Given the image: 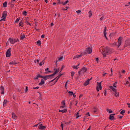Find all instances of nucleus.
<instances>
[{"mask_svg": "<svg viewBox=\"0 0 130 130\" xmlns=\"http://www.w3.org/2000/svg\"><path fill=\"white\" fill-rule=\"evenodd\" d=\"M44 35H42V36H41V38H44Z\"/></svg>", "mask_w": 130, "mask_h": 130, "instance_id": "nucleus-59", "label": "nucleus"}, {"mask_svg": "<svg viewBox=\"0 0 130 130\" xmlns=\"http://www.w3.org/2000/svg\"><path fill=\"white\" fill-rule=\"evenodd\" d=\"M116 84H117V82H115V83L113 84V87H114V88H116V85H115Z\"/></svg>", "mask_w": 130, "mask_h": 130, "instance_id": "nucleus-46", "label": "nucleus"}, {"mask_svg": "<svg viewBox=\"0 0 130 130\" xmlns=\"http://www.w3.org/2000/svg\"><path fill=\"white\" fill-rule=\"evenodd\" d=\"M128 108H130V103L129 104H128Z\"/></svg>", "mask_w": 130, "mask_h": 130, "instance_id": "nucleus-62", "label": "nucleus"}, {"mask_svg": "<svg viewBox=\"0 0 130 130\" xmlns=\"http://www.w3.org/2000/svg\"><path fill=\"white\" fill-rule=\"evenodd\" d=\"M59 2H58V5H60V4H61V3H60V1H59V0H58Z\"/></svg>", "mask_w": 130, "mask_h": 130, "instance_id": "nucleus-56", "label": "nucleus"}, {"mask_svg": "<svg viewBox=\"0 0 130 130\" xmlns=\"http://www.w3.org/2000/svg\"><path fill=\"white\" fill-rule=\"evenodd\" d=\"M87 72V68L83 67L80 69V71L78 72V74L79 75H81V74H84V73H86Z\"/></svg>", "mask_w": 130, "mask_h": 130, "instance_id": "nucleus-4", "label": "nucleus"}, {"mask_svg": "<svg viewBox=\"0 0 130 130\" xmlns=\"http://www.w3.org/2000/svg\"><path fill=\"white\" fill-rule=\"evenodd\" d=\"M92 53V48L88 47L86 48L85 51L84 53V54H90Z\"/></svg>", "mask_w": 130, "mask_h": 130, "instance_id": "nucleus-3", "label": "nucleus"}, {"mask_svg": "<svg viewBox=\"0 0 130 130\" xmlns=\"http://www.w3.org/2000/svg\"><path fill=\"white\" fill-rule=\"evenodd\" d=\"M79 66H80V64H78L77 66H73L72 67L73 69H74V70H78V69H79Z\"/></svg>", "mask_w": 130, "mask_h": 130, "instance_id": "nucleus-16", "label": "nucleus"}, {"mask_svg": "<svg viewBox=\"0 0 130 130\" xmlns=\"http://www.w3.org/2000/svg\"><path fill=\"white\" fill-rule=\"evenodd\" d=\"M104 32H106V28H105Z\"/></svg>", "mask_w": 130, "mask_h": 130, "instance_id": "nucleus-63", "label": "nucleus"}, {"mask_svg": "<svg viewBox=\"0 0 130 130\" xmlns=\"http://www.w3.org/2000/svg\"><path fill=\"white\" fill-rule=\"evenodd\" d=\"M124 113H125V111L124 110H123L120 112V114H122V115H123Z\"/></svg>", "mask_w": 130, "mask_h": 130, "instance_id": "nucleus-34", "label": "nucleus"}, {"mask_svg": "<svg viewBox=\"0 0 130 130\" xmlns=\"http://www.w3.org/2000/svg\"><path fill=\"white\" fill-rule=\"evenodd\" d=\"M62 58H63V56H61L59 58H58V61H61V60H62Z\"/></svg>", "mask_w": 130, "mask_h": 130, "instance_id": "nucleus-33", "label": "nucleus"}, {"mask_svg": "<svg viewBox=\"0 0 130 130\" xmlns=\"http://www.w3.org/2000/svg\"><path fill=\"white\" fill-rule=\"evenodd\" d=\"M76 13L77 14H80V13H81V10H79L76 11Z\"/></svg>", "mask_w": 130, "mask_h": 130, "instance_id": "nucleus-44", "label": "nucleus"}, {"mask_svg": "<svg viewBox=\"0 0 130 130\" xmlns=\"http://www.w3.org/2000/svg\"><path fill=\"white\" fill-rule=\"evenodd\" d=\"M25 22L26 23V24H27V25H31V24H30V23H29V21H28V20H27V19L25 20Z\"/></svg>", "mask_w": 130, "mask_h": 130, "instance_id": "nucleus-42", "label": "nucleus"}, {"mask_svg": "<svg viewBox=\"0 0 130 130\" xmlns=\"http://www.w3.org/2000/svg\"><path fill=\"white\" fill-rule=\"evenodd\" d=\"M9 40L11 44H14V43L18 42V39H13L12 38H9Z\"/></svg>", "mask_w": 130, "mask_h": 130, "instance_id": "nucleus-8", "label": "nucleus"}, {"mask_svg": "<svg viewBox=\"0 0 130 130\" xmlns=\"http://www.w3.org/2000/svg\"><path fill=\"white\" fill-rule=\"evenodd\" d=\"M69 95H70L71 96H72L73 95V94H74V92L73 91H69Z\"/></svg>", "mask_w": 130, "mask_h": 130, "instance_id": "nucleus-37", "label": "nucleus"}, {"mask_svg": "<svg viewBox=\"0 0 130 130\" xmlns=\"http://www.w3.org/2000/svg\"><path fill=\"white\" fill-rule=\"evenodd\" d=\"M79 112H77V113L76 114V119H78V118H79V117H81V116H82L81 115H79Z\"/></svg>", "mask_w": 130, "mask_h": 130, "instance_id": "nucleus-23", "label": "nucleus"}, {"mask_svg": "<svg viewBox=\"0 0 130 130\" xmlns=\"http://www.w3.org/2000/svg\"><path fill=\"white\" fill-rule=\"evenodd\" d=\"M98 85L96 88H99L100 89H102V86H101V82L99 83V82H97Z\"/></svg>", "mask_w": 130, "mask_h": 130, "instance_id": "nucleus-14", "label": "nucleus"}, {"mask_svg": "<svg viewBox=\"0 0 130 130\" xmlns=\"http://www.w3.org/2000/svg\"><path fill=\"white\" fill-rule=\"evenodd\" d=\"M9 64H17V62L15 61H12L9 63Z\"/></svg>", "mask_w": 130, "mask_h": 130, "instance_id": "nucleus-25", "label": "nucleus"}, {"mask_svg": "<svg viewBox=\"0 0 130 130\" xmlns=\"http://www.w3.org/2000/svg\"><path fill=\"white\" fill-rule=\"evenodd\" d=\"M112 45H115V46H117V43L114 42V43L112 44Z\"/></svg>", "mask_w": 130, "mask_h": 130, "instance_id": "nucleus-45", "label": "nucleus"}, {"mask_svg": "<svg viewBox=\"0 0 130 130\" xmlns=\"http://www.w3.org/2000/svg\"><path fill=\"white\" fill-rule=\"evenodd\" d=\"M1 18H2V19L1 20V21H5V20L6 19V17L3 16Z\"/></svg>", "mask_w": 130, "mask_h": 130, "instance_id": "nucleus-39", "label": "nucleus"}, {"mask_svg": "<svg viewBox=\"0 0 130 130\" xmlns=\"http://www.w3.org/2000/svg\"><path fill=\"white\" fill-rule=\"evenodd\" d=\"M19 26H20L21 27H23V22H20L19 23Z\"/></svg>", "mask_w": 130, "mask_h": 130, "instance_id": "nucleus-40", "label": "nucleus"}, {"mask_svg": "<svg viewBox=\"0 0 130 130\" xmlns=\"http://www.w3.org/2000/svg\"><path fill=\"white\" fill-rule=\"evenodd\" d=\"M96 60L97 61V62H98V60H99V58H96Z\"/></svg>", "mask_w": 130, "mask_h": 130, "instance_id": "nucleus-60", "label": "nucleus"}, {"mask_svg": "<svg viewBox=\"0 0 130 130\" xmlns=\"http://www.w3.org/2000/svg\"><path fill=\"white\" fill-rule=\"evenodd\" d=\"M45 83V82L44 81V80L42 79L41 82L39 83V85L41 86L42 85H43V84H44Z\"/></svg>", "mask_w": 130, "mask_h": 130, "instance_id": "nucleus-20", "label": "nucleus"}, {"mask_svg": "<svg viewBox=\"0 0 130 130\" xmlns=\"http://www.w3.org/2000/svg\"><path fill=\"white\" fill-rule=\"evenodd\" d=\"M107 112H109V113H112L113 112V111H112V110H110L109 109H107Z\"/></svg>", "mask_w": 130, "mask_h": 130, "instance_id": "nucleus-35", "label": "nucleus"}, {"mask_svg": "<svg viewBox=\"0 0 130 130\" xmlns=\"http://www.w3.org/2000/svg\"><path fill=\"white\" fill-rule=\"evenodd\" d=\"M88 14H89V15H88L89 18H91V17H92V12H91V11H89Z\"/></svg>", "mask_w": 130, "mask_h": 130, "instance_id": "nucleus-29", "label": "nucleus"}, {"mask_svg": "<svg viewBox=\"0 0 130 130\" xmlns=\"http://www.w3.org/2000/svg\"><path fill=\"white\" fill-rule=\"evenodd\" d=\"M69 2V0L66 1L65 2H61L63 6H66V4Z\"/></svg>", "mask_w": 130, "mask_h": 130, "instance_id": "nucleus-26", "label": "nucleus"}, {"mask_svg": "<svg viewBox=\"0 0 130 130\" xmlns=\"http://www.w3.org/2000/svg\"><path fill=\"white\" fill-rule=\"evenodd\" d=\"M33 89L38 90V89H39V87L37 86V87H33Z\"/></svg>", "mask_w": 130, "mask_h": 130, "instance_id": "nucleus-47", "label": "nucleus"}, {"mask_svg": "<svg viewBox=\"0 0 130 130\" xmlns=\"http://www.w3.org/2000/svg\"><path fill=\"white\" fill-rule=\"evenodd\" d=\"M101 90L100 88H99V87H96V91H98V92H99V90Z\"/></svg>", "mask_w": 130, "mask_h": 130, "instance_id": "nucleus-52", "label": "nucleus"}, {"mask_svg": "<svg viewBox=\"0 0 130 130\" xmlns=\"http://www.w3.org/2000/svg\"><path fill=\"white\" fill-rule=\"evenodd\" d=\"M93 112H94V113H96L97 112V109L94 108Z\"/></svg>", "mask_w": 130, "mask_h": 130, "instance_id": "nucleus-48", "label": "nucleus"}, {"mask_svg": "<svg viewBox=\"0 0 130 130\" xmlns=\"http://www.w3.org/2000/svg\"><path fill=\"white\" fill-rule=\"evenodd\" d=\"M12 117L14 119H17V115H16V114H15L14 113H12Z\"/></svg>", "mask_w": 130, "mask_h": 130, "instance_id": "nucleus-15", "label": "nucleus"}, {"mask_svg": "<svg viewBox=\"0 0 130 130\" xmlns=\"http://www.w3.org/2000/svg\"><path fill=\"white\" fill-rule=\"evenodd\" d=\"M22 15L25 17L27 16V12L26 11H23L22 12Z\"/></svg>", "mask_w": 130, "mask_h": 130, "instance_id": "nucleus-31", "label": "nucleus"}, {"mask_svg": "<svg viewBox=\"0 0 130 130\" xmlns=\"http://www.w3.org/2000/svg\"><path fill=\"white\" fill-rule=\"evenodd\" d=\"M59 68H58V70H56L54 73L53 74L50 75H46L44 76V77L43 78L44 80V81H46V80H48V79H51V78H52V77H53V76H54L55 75H56V74L58 73V72H59Z\"/></svg>", "mask_w": 130, "mask_h": 130, "instance_id": "nucleus-2", "label": "nucleus"}, {"mask_svg": "<svg viewBox=\"0 0 130 130\" xmlns=\"http://www.w3.org/2000/svg\"><path fill=\"white\" fill-rule=\"evenodd\" d=\"M48 70H49V69H48V68H47L45 69V72L48 71Z\"/></svg>", "mask_w": 130, "mask_h": 130, "instance_id": "nucleus-58", "label": "nucleus"}, {"mask_svg": "<svg viewBox=\"0 0 130 130\" xmlns=\"http://www.w3.org/2000/svg\"><path fill=\"white\" fill-rule=\"evenodd\" d=\"M86 115L90 116V113L89 112H88V113H86Z\"/></svg>", "mask_w": 130, "mask_h": 130, "instance_id": "nucleus-53", "label": "nucleus"}, {"mask_svg": "<svg viewBox=\"0 0 130 130\" xmlns=\"http://www.w3.org/2000/svg\"><path fill=\"white\" fill-rule=\"evenodd\" d=\"M68 111L67 109L59 110V112H62V113H66Z\"/></svg>", "mask_w": 130, "mask_h": 130, "instance_id": "nucleus-17", "label": "nucleus"}, {"mask_svg": "<svg viewBox=\"0 0 130 130\" xmlns=\"http://www.w3.org/2000/svg\"><path fill=\"white\" fill-rule=\"evenodd\" d=\"M42 64H44V61L43 60L41 62H40L39 63V66H40L41 67V66H42Z\"/></svg>", "mask_w": 130, "mask_h": 130, "instance_id": "nucleus-36", "label": "nucleus"}, {"mask_svg": "<svg viewBox=\"0 0 130 130\" xmlns=\"http://www.w3.org/2000/svg\"><path fill=\"white\" fill-rule=\"evenodd\" d=\"M27 91H28V87L26 86L25 92H27Z\"/></svg>", "mask_w": 130, "mask_h": 130, "instance_id": "nucleus-54", "label": "nucleus"}, {"mask_svg": "<svg viewBox=\"0 0 130 130\" xmlns=\"http://www.w3.org/2000/svg\"><path fill=\"white\" fill-rule=\"evenodd\" d=\"M118 118L121 119V118H122V116H118Z\"/></svg>", "mask_w": 130, "mask_h": 130, "instance_id": "nucleus-50", "label": "nucleus"}, {"mask_svg": "<svg viewBox=\"0 0 130 130\" xmlns=\"http://www.w3.org/2000/svg\"><path fill=\"white\" fill-rule=\"evenodd\" d=\"M121 41H122V38L120 37L118 39V41H117V46L118 48H119L120 45H121Z\"/></svg>", "mask_w": 130, "mask_h": 130, "instance_id": "nucleus-5", "label": "nucleus"}, {"mask_svg": "<svg viewBox=\"0 0 130 130\" xmlns=\"http://www.w3.org/2000/svg\"><path fill=\"white\" fill-rule=\"evenodd\" d=\"M0 90L1 91V94L4 95V94H5V88H4V86H1L0 87Z\"/></svg>", "mask_w": 130, "mask_h": 130, "instance_id": "nucleus-11", "label": "nucleus"}, {"mask_svg": "<svg viewBox=\"0 0 130 130\" xmlns=\"http://www.w3.org/2000/svg\"><path fill=\"white\" fill-rule=\"evenodd\" d=\"M7 102H8V101H7V100H4V101L3 102V106H6Z\"/></svg>", "mask_w": 130, "mask_h": 130, "instance_id": "nucleus-21", "label": "nucleus"}, {"mask_svg": "<svg viewBox=\"0 0 130 130\" xmlns=\"http://www.w3.org/2000/svg\"><path fill=\"white\" fill-rule=\"evenodd\" d=\"M55 79H56V78H55V79H54L51 80V81H50V83H51V82H53V81H54V80H55Z\"/></svg>", "mask_w": 130, "mask_h": 130, "instance_id": "nucleus-55", "label": "nucleus"}, {"mask_svg": "<svg viewBox=\"0 0 130 130\" xmlns=\"http://www.w3.org/2000/svg\"><path fill=\"white\" fill-rule=\"evenodd\" d=\"M91 80H92V78L88 79L86 81H85V82L84 83L85 86L89 85V82H90V81H91Z\"/></svg>", "mask_w": 130, "mask_h": 130, "instance_id": "nucleus-13", "label": "nucleus"}, {"mask_svg": "<svg viewBox=\"0 0 130 130\" xmlns=\"http://www.w3.org/2000/svg\"><path fill=\"white\" fill-rule=\"evenodd\" d=\"M74 75H75V72L72 71L71 72V77H72V78H73V77H74Z\"/></svg>", "mask_w": 130, "mask_h": 130, "instance_id": "nucleus-41", "label": "nucleus"}, {"mask_svg": "<svg viewBox=\"0 0 130 130\" xmlns=\"http://www.w3.org/2000/svg\"><path fill=\"white\" fill-rule=\"evenodd\" d=\"M20 21V18H17L15 23H18V22H19Z\"/></svg>", "mask_w": 130, "mask_h": 130, "instance_id": "nucleus-43", "label": "nucleus"}, {"mask_svg": "<svg viewBox=\"0 0 130 130\" xmlns=\"http://www.w3.org/2000/svg\"><path fill=\"white\" fill-rule=\"evenodd\" d=\"M3 17H4L5 18H6L7 17V13L6 12H4L3 13V15H2Z\"/></svg>", "mask_w": 130, "mask_h": 130, "instance_id": "nucleus-32", "label": "nucleus"}, {"mask_svg": "<svg viewBox=\"0 0 130 130\" xmlns=\"http://www.w3.org/2000/svg\"><path fill=\"white\" fill-rule=\"evenodd\" d=\"M104 37H105L106 39H108L107 38V37L106 36V32H104Z\"/></svg>", "mask_w": 130, "mask_h": 130, "instance_id": "nucleus-38", "label": "nucleus"}, {"mask_svg": "<svg viewBox=\"0 0 130 130\" xmlns=\"http://www.w3.org/2000/svg\"><path fill=\"white\" fill-rule=\"evenodd\" d=\"M109 119L110 120H113V119H114V116L110 114L109 116Z\"/></svg>", "mask_w": 130, "mask_h": 130, "instance_id": "nucleus-18", "label": "nucleus"}, {"mask_svg": "<svg viewBox=\"0 0 130 130\" xmlns=\"http://www.w3.org/2000/svg\"><path fill=\"white\" fill-rule=\"evenodd\" d=\"M72 95H73V97L76 98V95H75V93H73Z\"/></svg>", "mask_w": 130, "mask_h": 130, "instance_id": "nucleus-61", "label": "nucleus"}, {"mask_svg": "<svg viewBox=\"0 0 130 130\" xmlns=\"http://www.w3.org/2000/svg\"><path fill=\"white\" fill-rule=\"evenodd\" d=\"M110 89H111V90H112V91H113V92H115V96L116 97H117L118 96V93H117L116 92V89L115 88H114V87H113V86H109Z\"/></svg>", "mask_w": 130, "mask_h": 130, "instance_id": "nucleus-6", "label": "nucleus"}, {"mask_svg": "<svg viewBox=\"0 0 130 130\" xmlns=\"http://www.w3.org/2000/svg\"><path fill=\"white\" fill-rule=\"evenodd\" d=\"M103 19H104V17H102L100 18V19L101 21H102V20H103Z\"/></svg>", "mask_w": 130, "mask_h": 130, "instance_id": "nucleus-51", "label": "nucleus"}, {"mask_svg": "<svg viewBox=\"0 0 130 130\" xmlns=\"http://www.w3.org/2000/svg\"><path fill=\"white\" fill-rule=\"evenodd\" d=\"M53 25V23L52 22V23H51V26H52Z\"/></svg>", "mask_w": 130, "mask_h": 130, "instance_id": "nucleus-64", "label": "nucleus"}, {"mask_svg": "<svg viewBox=\"0 0 130 130\" xmlns=\"http://www.w3.org/2000/svg\"><path fill=\"white\" fill-rule=\"evenodd\" d=\"M11 48H9L6 52V57H10L11 56Z\"/></svg>", "mask_w": 130, "mask_h": 130, "instance_id": "nucleus-9", "label": "nucleus"}, {"mask_svg": "<svg viewBox=\"0 0 130 130\" xmlns=\"http://www.w3.org/2000/svg\"><path fill=\"white\" fill-rule=\"evenodd\" d=\"M37 44H38L39 46H40V45H41V41L40 40L37 41Z\"/></svg>", "mask_w": 130, "mask_h": 130, "instance_id": "nucleus-28", "label": "nucleus"}, {"mask_svg": "<svg viewBox=\"0 0 130 130\" xmlns=\"http://www.w3.org/2000/svg\"><path fill=\"white\" fill-rule=\"evenodd\" d=\"M107 73H104L103 74V76H106V75H107Z\"/></svg>", "mask_w": 130, "mask_h": 130, "instance_id": "nucleus-57", "label": "nucleus"}, {"mask_svg": "<svg viewBox=\"0 0 130 130\" xmlns=\"http://www.w3.org/2000/svg\"><path fill=\"white\" fill-rule=\"evenodd\" d=\"M127 46H130V39H127L125 42L124 47H127Z\"/></svg>", "mask_w": 130, "mask_h": 130, "instance_id": "nucleus-7", "label": "nucleus"}, {"mask_svg": "<svg viewBox=\"0 0 130 130\" xmlns=\"http://www.w3.org/2000/svg\"><path fill=\"white\" fill-rule=\"evenodd\" d=\"M61 128H63V124L61 123L60 125Z\"/></svg>", "mask_w": 130, "mask_h": 130, "instance_id": "nucleus-49", "label": "nucleus"}, {"mask_svg": "<svg viewBox=\"0 0 130 130\" xmlns=\"http://www.w3.org/2000/svg\"><path fill=\"white\" fill-rule=\"evenodd\" d=\"M38 128L41 130L45 129V128H46V127L45 126H43L42 124H41L38 126Z\"/></svg>", "mask_w": 130, "mask_h": 130, "instance_id": "nucleus-10", "label": "nucleus"}, {"mask_svg": "<svg viewBox=\"0 0 130 130\" xmlns=\"http://www.w3.org/2000/svg\"><path fill=\"white\" fill-rule=\"evenodd\" d=\"M25 38V35H20V40H23Z\"/></svg>", "mask_w": 130, "mask_h": 130, "instance_id": "nucleus-22", "label": "nucleus"}, {"mask_svg": "<svg viewBox=\"0 0 130 130\" xmlns=\"http://www.w3.org/2000/svg\"><path fill=\"white\" fill-rule=\"evenodd\" d=\"M62 106L60 107V108H63L64 107V105H66V103H64V101H63L61 102Z\"/></svg>", "mask_w": 130, "mask_h": 130, "instance_id": "nucleus-19", "label": "nucleus"}, {"mask_svg": "<svg viewBox=\"0 0 130 130\" xmlns=\"http://www.w3.org/2000/svg\"><path fill=\"white\" fill-rule=\"evenodd\" d=\"M81 56H83V54H81L80 55H76V56H74L73 59H75L76 58H79V57H81Z\"/></svg>", "mask_w": 130, "mask_h": 130, "instance_id": "nucleus-12", "label": "nucleus"}, {"mask_svg": "<svg viewBox=\"0 0 130 130\" xmlns=\"http://www.w3.org/2000/svg\"><path fill=\"white\" fill-rule=\"evenodd\" d=\"M62 74H60L59 75H58L56 78H55V79H56V81H55V83H56V82H57V80H58V79H59V78H60V77H61V75Z\"/></svg>", "mask_w": 130, "mask_h": 130, "instance_id": "nucleus-24", "label": "nucleus"}, {"mask_svg": "<svg viewBox=\"0 0 130 130\" xmlns=\"http://www.w3.org/2000/svg\"><path fill=\"white\" fill-rule=\"evenodd\" d=\"M8 4V3L7 2H5L4 4H3V7L4 8H7V5Z\"/></svg>", "mask_w": 130, "mask_h": 130, "instance_id": "nucleus-30", "label": "nucleus"}, {"mask_svg": "<svg viewBox=\"0 0 130 130\" xmlns=\"http://www.w3.org/2000/svg\"><path fill=\"white\" fill-rule=\"evenodd\" d=\"M44 76H42L40 75V74H38L37 77L36 78V80L38 79V78H43Z\"/></svg>", "mask_w": 130, "mask_h": 130, "instance_id": "nucleus-27", "label": "nucleus"}, {"mask_svg": "<svg viewBox=\"0 0 130 130\" xmlns=\"http://www.w3.org/2000/svg\"><path fill=\"white\" fill-rule=\"evenodd\" d=\"M100 52H101L104 57H106V55H108V54L112 53V50L108 47H106L103 49L102 51L101 50Z\"/></svg>", "mask_w": 130, "mask_h": 130, "instance_id": "nucleus-1", "label": "nucleus"}]
</instances>
